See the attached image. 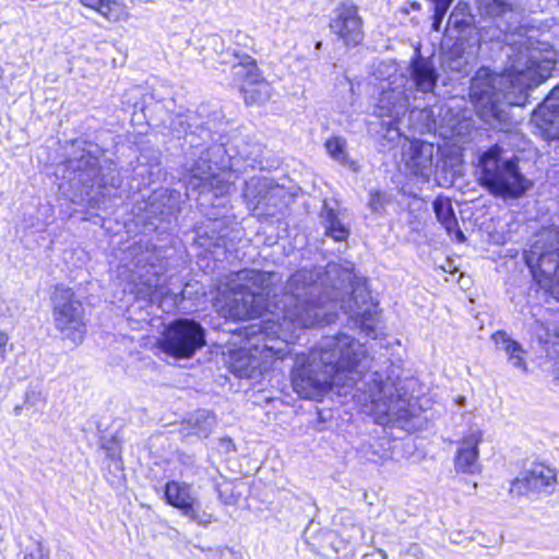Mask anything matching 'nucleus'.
<instances>
[{
  "label": "nucleus",
  "instance_id": "nucleus-1",
  "mask_svg": "<svg viewBox=\"0 0 559 559\" xmlns=\"http://www.w3.org/2000/svg\"><path fill=\"white\" fill-rule=\"evenodd\" d=\"M352 274L342 270L336 263H329L324 272L320 269H301L282 284L278 272H265L243 269L218 287L213 306L224 318L250 320L265 317V321L283 322L275 312L281 307L290 308L302 314L313 309L344 310L360 333L370 338L377 337L379 314L377 305L370 294L362 288H353L347 300L341 299L342 290L346 293Z\"/></svg>",
  "mask_w": 559,
  "mask_h": 559
},
{
  "label": "nucleus",
  "instance_id": "nucleus-2",
  "mask_svg": "<svg viewBox=\"0 0 559 559\" xmlns=\"http://www.w3.org/2000/svg\"><path fill=\"white\" fill-rule=\"evenodd\" d=\"M293 390L302 399L321 400L333 386L357 388L371 404L379 424L407 420L413 397L389 359L381 364L346 333L324 336L308 353H297L290 370Z\"/></svg>",
  "mask_w": 559,
  "mask_h": 559
},
{
  "label": "nucleus",
  "instance_id": "nucleus-3",
  "mask_svg": "<svg viewBox=\"0 0 559 559\" xmlns=\"http://www.w3.org/2000/svg\"><path fill=\"white\" fill-rule=\"evenodd\" d=\"M508 66L502 73H492L480 68L471 80L469 97L486 119L501 123L507 117L504 106H521L527 91L546 81L555 70V52L548 45L539 47L532 37L520 36L519 40L506 43Z\"/></svg>",
  "mask_w": 559,
  "mask_h": 559
},
{
  "label": "nucleus",
  "instance_id": "nucleus-4",
  "mask_svg": "<svg viewBox=\"0 0 559 559\" xmlns=\"http://www.w3.org/2000/svg\"><path fill=\"white\" fill-rule=\"evenodd\" d=\"M201 112H178L169 116V133L185 138L189 144L185 170L190 175L187 188L198 190L202 199L211 201L229 193L233 171L238 170V158L249 160L247 145L229 144L218 130L213 131V120L201 121Z\"/></svg>",
  "mask_w": 559,
  "mask_h": 559
},
{
  "label": "nucleus",
  "instance_id": "nucleus-5",
  "mask_svg": "<svg viewBox=\"0 0 559 559\" xmlns=\"http://www.w3.org/2000/svg\"><path fill=\"white\" fill-rule=\"evenodd\" d=\"M276 313L283 318V322L269 320L264 325L247 328L248 338L245 346L229 354L228 368L238 378L259 379L273 368L277 360H283L292 354L289 344L298 341L302 331L329 325L337 319L333 309L318 308L313 309V314H302L282 306L281 311Z\"/></svg>",
  "mask_w": 559,
  "mask_h": 559
},
{
  "label": "nucleus",
  "instance_id": "nucleus-6",
  "mask_svg": "<svg viewBox=\"0 0 559 559\" xmlns=\"http://www.w3.org/2000/svg\"><path fill=\"white\" fill-rule=\"evenodd\" d=\"M478 21L475 22L466 3H457L449 15L444 34L456 39L445 64L451 71L467 73V56L461 50L468 48L475 55L483 43H507L518 28V13L503 0H477Z\"/></svg>",
  "mask_w": 559,
  "mask_h": 559
},
{
  "label": "nucleus",
  "instance_id": "nucleus-7",
  "mask_svg": "<svg viewBox=\"0 0 559 559\" xmlns=\"http://www.w3.org/2000/svg\"><path fill=\"white\" fill-rule=\"evenodd\" d=\"M503 150L498 144L479 155V183L493 197L520 199L533 186L520 170L516 157L502 156Z\"/></svg>",
  "mask_w": 559,
  "mask_h": 559
},
{
  "label": "nucleus",
  "instance_id": "nucleus-8",
  "mask_svg": "<svg viewBox=\"0 0 559 559\" xmlns=\"http://www.w3.org/2000/svg\"><path fill=\"white\" fill-rule=\"evenodd\" d=\"M102 156V150L97 144L84 142L82 146H76L67 160V169L73 173V180L82 186V192L86 197L93 198L94 190L104 194L105 189L120 186V175L115 164L108 159L100 160Z\"/></svg>",
  "mask_w": 559,
  "mask_h": 559
},
{
  "label": "nucleus",
  "instance_id": "nucleus-9",
  "mask_svg": "<svg viewBox=\"0 0 559 559\" xmlns=\"http://www.w3.org/2000/svg\"><path fill=\"white\" fill-rule=\"evenodd\" d=\"M524 260L539 287L559 301V227L539 230Z\"/></svg>",
  "mask_w": 559,
  "mask_h": 559
},
{
  "label": "nucleus",
  "instance_id": "nucleus-10",
  "mask_svg": "<svg viewBox=\"0 0 559 559\" xmlns=\"http://www.w3.org/2000/svg\"><path fill=\"white\" fill-rule=\"evenodd\" d=\"M407 80L400 78L382 86L378 104L374 108V120L369 122V131L377 136V140L384 147L393 146L400 141L401 130L399 121L405 116L409 108V95L406 88Z\"/></svg>",
  "mask_w": 559,
  "mask_h": 559
},
{
  "label": "nucleus",
  "instance_id": "nucleus-11",
  "mask_svg": "<svg viewBox=\"0 0 559 559\" xmlns=\"http://www.w3.org/2000/svg\"><path fill=\"white\" fill-rule=\"evenodd\" d=\"M52 318L64 340L74 345L83 342L86 333L84 308L72 288L57 285L51 294Z\"/></svg>",
  "mask_w": 559,
  "mask_h": 559
},
{
  "label": "nucleus",
  "instance_id": "nucleus-12",
  "mask_svg": "<svg viewBox=\"0 0 559 559\" xmlns=\"http://www.w3.org/2000/svg\"><path fill=\"white\" fill-rule=\"evenodd\" d=\"M219 62L231 64L234 81L239 84L247 105H260L270 99L272 86L263 78L254 58L234 50L223 53Z\"/></svg>",
  "mask_w": 559,
  "mask_h": 559
},
{
  "label": "nucleus",
  "instance_id": "nucleus-13",
  "mask_svg": "<svg viewBox=\"0 0 559 559\" xmlns=\"http://www.w3.org/2000/svg\"><path fill=\"white\" fill-rule=\"evenodd\" d=\"M205 329L198 321L181 318L166 326L159 346L175 358H191L205 345Z\"/></svg>",
  "mask_w": 559,
  "mask_h": 559
},
{
  "label": "nucleus",
  "instance_id": "nucleus-14",
  "mask_svg": "<svg viewBox=\"0 0 559 559\" xmlns=\"http://www.w3.org/2000/svg\"><path fill=\"white\" fill-rule=\"evenodd\" d=\"M131 282L139 296L148 299L150 302L165 304L175 307L185 299L186 288L180 292H174L165 285V280L158 271V266L148 263L143 266L136 265V270L131 271Z\"/></svg>",
  "mask_w": 559,
  "mask_h": 559
},
{
  "label": "nucleus",
  "instance_id": "nucleus-15",
  "mask_svg": "<svg viewBox=\"0 0 559 559\" xmlns=\"http://www.w3.org/2000/svg\"><path fill=\"white\" fill-rule=\"evenodd\" d=\"M329 27L348 47L358 46L365 37L364 20L353 1H342L332 10Z\"/></svg>",
  "mask_w": 559,
  "mask_h": 559
},
{
  "label": "nucleus",
  "instance_id": "nucleus-16",
  "mask_svg": "<svg viewBox=\"0 0 559 559\" xmlns=\"http://www.w3.org/2000/svg\"><path fill=\"white\" fill-rule=\"evenodd\" d=\"M555 469L543 464L521 473L511 484L510 491L516 496L537 492H551L556 486Z\"/></svg>",
  "mask_w": 559,
  "mask_h": 559
},
{
  "label": "nucleus",
  "instance_id": "nucleus-17",
  "mask_svg": "<svg viewBox=\"0 0 559 559\" xmlns=\"http://www.w3.org/2000/svg\"><path fill=\"white\" fill-rule=\"evenodd\" d=\"M164 497L166 503L180 510L181 513L194 522H202L200 502L192 485L177 480L165 484Z\"/></svg>",
  "mask_w": 559,
  "mask_h": 559
},
{
  "label": "nucleus",
  "instance_id": "nucleus-18",
  "mask_svg": "<svg viewBox=\"0 0 559 559\" xmlns=\"http://www.w3.org/2000/svg\"><path fill=\"white\" fill-rule=\"evenodd\" d=\"M282 189L266 177H252L245 181L242 198L250 211L261 210L266 213L272 205V200Z\"/></svg>",
  "mask_w": 559,
  "mask_h": 559
},
{
  "label": "nucleus",
  "instance_id": "nucleus-19",
  "mask_svg": "<svg viewBox=\"0 0 559 559\" xmlns=\"http://www.w3.org/2000/svg\"><path fill=\"white\" fill-rule=\"evenodd\" d=\"M435 146L429 142L414 140L404 151L403 157L406 168L415 176L427 181L435 169Z\"/></svg>",
  "mask_w": 559,
  "mask_h": 559
},
{
  "label": "nucleus",
  "instance_id": "nucleus-20",
  "mask_svg": "<svg viewBox=\"0 0 559 559\" xmlns=\"http://www.w3.org/2000/svg\"><path fill=\"white\" fill-rule=\"evenodd\" d=\"M411 86L407 88L409 93L413 91L421 94L433 93L439 80V73L429 58L420 55L415 56L407 68Z\"/></svg>",
  "mask_w": 559,
  "mask_h": 559
},
{
  "label": "nucleus",
  "instance_id": "nucleus-21",
  "mask_svg": "<svg viewBox=\"0 0 559 559\" xmlns=\"http://www.w3.org/2000/svg\"><path fill=\"white\" fill-rule=\"evenodd\" d=\"M481 441L480 430H472L461 440L454 459V467L457 473L469 475L480 473L478 447Z\"/></svg>",
  "mask_w": 559,
  "mask_h": 559
},
{
  "label": "nucleus",
  "instance_id": "nucleus-22",
  "mask_svg": "<svg viewBox=\"0 0 559 559\" xmlns=\"http://www.w3.org/2000/svg\"><path fill=\"white\" fill-rule=\"evenodd\" d=\"M234 230L225 218L214 219L206 236L200 237L201 246L205 247L214 259L219 260L234 248Z\"/></svg>",
  "mask_w": 559,
  "mask_h": 559
},
{
  "label": "nucleus",
  "instance_id": "nucleus-23",
  "mask_svg": "<svg viewBox=\"0 0 559 559\" xmlns=\"http://www.w3.org/2000/svg\"><path fill=\"white\" fill-rule=\"evenodd\" d=\"M319 223L324 235L336 242L345 241L350 235V228L336 201L324 200L319 213Z\"/></svg>",
  "mask_w": 559,
  "mask_h": 559
},
{
  "label": "nucleus",
  "instance_id": "nucleus-24",
  "mask_svg": "<svg viewBox=\"0 0 559 559\" xmlns=\"http://www.w3.org/2000/svg\"><path fill=\"white\" fill-rule=\"evenodd\" d=\"M497 349L502 352L509 365L520 370L521 372L527 371L526 352L523 346L513 340L506 331H497L491 336Z\"/></svg>",
  "mask_w": 559,
  "mask_h": 559
},
{
  "label": "nucleus",
  "instance_id": "nucleus-25",
  "mask_svg": "<svg viewBox=\"0 0 559 559\" xmlns=\"http://www.w3.org/2000/svg\"><path fill=\"white\" fill-rule=\"evenodd\" d=\"M217 424L216 415L207 409H198L192 413L182 424L181 430L183 437L207 438Z\"/></svg>",
  "mask_w": 559,
  "mask_h": 559
},
{
  "label": "nucleus",
  "instance_id": "nucleus-26",
  "mask_svg": "<svg viewBox=\"0 0 559 559\" xmlns=\"http://www.w3.org/2000/svg\"><path fill=\"white\" fill-rule=\"evenodd\" d=\"M432 209L438 222L447 230L448 235H454L457 242H464L466 237L460 229L452 202L449 198L438 195L432 202Z\"/></svg>",
  "mask_w": 559,
  "mask_h": 559
},
{
  "label": "nucleus",
  "instance_id": "nucleus-27",
  "mask_svg": "<svg viewBox=\"0 0 559 559\" xmlns=\"http://www.w3.org/2000/svg\"><path fill=\"white\" fill-rule=\"evenodd\" d=\"M535 118L542 126L559 138V85L555 86L535 111Z\"/></svg>",
  "mask_w": 559,
  "mask_h": 559
},
{
  "label": "nucleus",
  "instance_id": "nucleus-28",
  "mask_svg": "<svg viewBox=\"0 0 559 559\" xmlns=\"http://www.w3.org/2000/svg\"><path fill=\"white\" fill-rule=\"evenodd\" d=\"M540 318H535L531 324V331L536 336L540 344H547L550 342L551 336L556 334L557 325L549 322L548 316H552L549 309L539 310Z\"/></svg>",
  "mask_w": 559,
  "mask_h": 559
},
{
  "label": "nucleus",
  "instance_id": "nucleus-29",
  "mask_svg": "<svg viewBox=\"0 0 559 559\" xmlns=\"http://www.w3.org/2000/svg\"><path fill=\"white\" fill-rule=\"evenodd\" d=\"M97 12L112 23L126 21L129 15L127 7L115 0H104Z\"/></svg>",
  "mask_w": 559,
  "mask_h": 559
},
{
  "label": "nucleus",
  "instance_id": "nucleus-30",
  "mask_svg": "<svg viewBox=\"0 0 559 559\" xmlns=\"http://www.w3.org/2000/svg\"><path fill=\"white\" fill-rule=\"evenodd\" d=\"M346 141L340 136H333L325 142V148L329 155L341 163H345L347 159V153L345 152Z\"/></svg>",
  "mask_w": 559,
  "mask_h": 559
},
{
  "label": "nucleus",
  "instance_id": "nucleus-31",
  "mask_svg": "<svg viewBox=\"0 0 559 559\" xmlns=\"http://www.w3.org/2000/svg\"><path fill=\"white\" fill-rule=\"evenodd\" d=\"M139 175L142 177H147V181L143 182L144 186H150L151 183H154L158 180H160L165 173L163 171V168L160 167L159 163L152 164L148 167H142L139 170Z\"/></svg>",
  "mask_w": 559,
  "mask_h": 559
},
{
  "label": "nucleus",
  "instance_id": "nucleus-32",
  "mask_svg": "<svg viewBox=\"0 0 559 559\" xmlns=\"http://www.w3.org/2000/svg\"><path fill=\"white\" fill-rule=\"evenodd\" d=\"M160 198L162 199H165L167 198V201L169 202V204H165V209L160 211V215L164 217H167L169 215H171L177 209H178V202H179V198H180V193L177 192L176 190H165L164 192L160 193Z\"/></svg>",
  "mask_w": 559,
  "mask_h": 559
},
{
  "label": "nucleus",
  "instance_id": "nucleus-33",
  "mask_svg": "<svg viewBox=\"0 0 559 559\" xmlns=\"http://www.w3.org/2000/svg\"><path fill=\"white\" fill-rule=\"evenodd\" d=\"M450 7H444L442 4L433 5V16H432V29L435 32L441 31L442 21L448 12Z\"/></svg>",
  "mask_w": 559,
  "mask_h": 559
},
{
  "label": "nucleus",
  "instance_id": "nucleus-34",
  "mask_svg": "<svg viewBox=\"0 0 559 559\" xmlns=\"http://www.w3.org/2000/svg\"><path fill=\"white\" fill-rule=\"evenodd\" d=\"M384 205V194L379 191H370L368 207L373 212H379Z\"/></svg>",
  "mask_w": 559,
  "mask_h": 559
},
{
  "label": "nucleus",
  "instance_id": "nucleus-35",
  "mask_svg": "<svg viewBox=\"0 0 559 559\" xmlns=\"http://www.w3.org/2000/svg\"><path fill=\"white\" fill-rule=\"evenodd\" d=\"M9 342V335L5 332H0V356L4 358L5 349Z\"/></svg>",
  "mask_w": 559,
  "mask_h": 559
},
{
  "label": "nucleus",
  "instance_id": "nucleus-36",
  "mask_svg": "<svg viewBox=\"0 0 559 559\" xmlns=\"http://www.w3.org/2000/svg\"><path fill=\"white\" fill-rule=\"evenodd\" d=\"M83 5L97 11L104 0H79Z\"/></svg>",
  "mask_w": 559,
  "mask_h": 559
},
{
  "label": "nucleus",
  "instance_id": "nucleus-37",
  "mask_svg": "<svg viewBox=\"0 0 559 559\" xmlns=\"http://www.w3.org/2000/svg\"><path fill=\"white\" fill-rule=\"evenodd\" d=\"M433 5L442 4L444 7H451L454 0H430Z\"/></svg>",
  "mask_w": 559,
  "mask_h": 559
},
{
  "label": "nucleus",
  "instance_id": "nucleus-38",
  "mask_svg": "<svg viewBox=\"0 0 559 559\" xmlns=\"http://www.w3.org/2000/svg\"><path fill=\"white\" fill-rule=\"evenodd\" d=\"M14 413H15L16 415L20 413V407H19V406H16V407L14 408Z\"/></svg>",
  "mask_w": 559,
  "mask_h": 559
}]
</instances>
